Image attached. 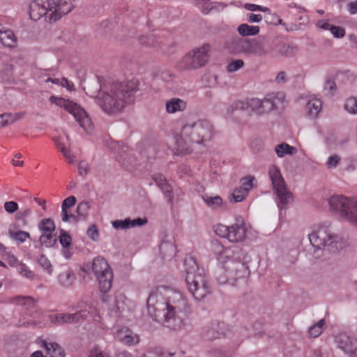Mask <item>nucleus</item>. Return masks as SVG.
I'll return each mask as SVG.
<instances>
[{
  "label": "nucleus",
  "mask_w": 357,
  "mask_h": 357,
  "mask_svg": "<svg viewBox=\"0 0 357 357\" xmlns=\"http://www.w3.org/2000/svg\"><path fill=\"white\" fill-rule=\"evenodd\" d=\"M149 315L170 331L181 333L190 328L191 307L184 295L169 287L160 286L146 301Z\"/></svg>",
  "instance_id": "1"
},
{
  "label": "nucleus",
  "mask_w": 357,
  "mask_h": 357,
  "mask_svg": "<svg viewBox=\"0 0 357 357\" xmlns=\"http://www.w3.org/2000/svg\"><path fill=\"white\" fill-rule=\"evenodd\" d=\"M250 147L255 152L259 151L262 148V141L261 139H254L250 143Z\"/></svg>",
  "instance_id": "61"
},
{
  "label": "nucleus",
  "mask_w": 357,
  "mask_h": 357,
  "mask_svg": "<svg viewBox=\"0 0 357 357\" xmlns=\"http://www.w3.org/2000/svg\"><path fill=\"white\" fill-rule=\"evenodd\" d=\"M79 173L81 176H84L88 172V165L84 162H80L78 165Z\"/></svg>",
  "instance_id": "64"
},
{
  "label": "nucleus",
  "mask_w": 357,
  "mask_h": 357,
  "mask_svg": "<svg viewBox=\"0 0 357 357\" xmlns=\"http://www.w3.org/2000/svg\"><path fill=\"white\" fill-rule=\"evenodd\" d=\"M68 142V137H58L54 139V142L62 153L65 158L68 161L69 163H73L75 161L74 156L71 154L70 151L66 147V142Z\"/></svg>",
  "instance_id": "32"
},
{
  "label": "nucleus",
  "mask_w": 357,
  "mask_h": 357,
  "mask_svg": "<svg viewBox=\"0 0 357 357\" xmlns=\"http://www.w3.org/2000/svg\"><path fill=\"white\" fill-rule=\"evenodd\" d=\"M211 46L205 43L183 56L178 63L181 70H195L204 66L209 61Z\"/></svg>",
  "instance_id": "12"
},
{
  "label": "nucleus",
  "mask_w": 357,
  "mask_h": 357,
  "mask_svg": "<svg viewBox=\"0 0 357 357\" xmlns=\"http://www.w3.org/2000/svg\"><path fill=\"white\" fill-rule=\"evenodd\" d=\"M136 87L133 81L128 82H109L100 86L96 102L102 110L116 115L133 101V91Z\"/></svg>",
  "instance_id": "3"
},
{
  "label": "nucleus",
  "mask_w": 357,
  "mask_h": 357,
  "mask_svg": "<svg viewBox=\"0 0 357 357\" xmlns=\"http://www.w3.org/2000/svg\"><path fill=\"white\" fill-rule=\"evenodd\" d=\"M17 271L22 276L27 279L33 280L35 278L34 273L31 270H30V268L25 264H17Z\"/></svg>",
  "instance_id": "39"
},
{
  "label": "nucleus",
  "mask_w": 357,
  "mask_h": 357,
  "mask_svg": "<svg viewBox=\"0 0 357 357\" xmlns=\"http://www.w3.org/2000/svg\"><path fill=\"white\" fill-rule=\"evenodd\" d=\"M38 228L42 234H53L55 230V225L51 219L45 218L40 221Z\"/></svg>",
  "instance_id": "35"
},
{
  "label": "nucleus",
  "mask_w": 357,
  "mask_h": 357,
  "mask_svg": "<svg viewBox=\"0 0 357 357\" xmlns=\"http://www.w3.org/2000/svg\"><path fill=\"white\" fill-rule=\"evenodd\" d=\"M248 39L234 36L227 40L224 44L225 50L231 54H247Z\"/></svg>",
  "instance_id": "18"
},
{
  "label": "nucleus",
  "mask_w": 357,
  "mask_h": 357,
  "mask_svg": "<svg viewBox=\"0 0 357 357\" xmlns=\"http://www.w3.org/2000/svg\"><path fill=\"white\" fill-rule=\"evenodd\" d=\"M214 135L212 124L206 120L185 124L181 132L175 136V144L178 154L190 153L194 144L205 145Z\"/></svg>",
  "instance_id": "5"
},
{
  "label": "nucleus",
  "mask_w": 357,
  "mask_h": 357,
  "mask_svg": "<svg viewBox=\"0 0 357 357\" xmlns=\"http://www.w3.org/2000/svg\"><path fill=\"white\" fill-rule=\"evenodd\" d=\"M89 210V205L86 202H81L77 207V213L79 216L86 217Z\"/></svg>",
  "instance_id": "52"
},
{
  "label": "nucleus",
  "mask_w": 357,
  "mask_h": 357,
  "mask_svg": "<svg viewBox=\"0 0 357 357\" xmlns=\"http://www.w3.org/2000/svg\"><path fill=\"white\" fill-rule=\"evenodd\" d=\"M344 109L350 114H357V96L347 98L344 103Z\"/></svg>",
  "instance_id": "36"
},
{
  "label": "nucleus",
  "mask_w": 357,
  "mask_h": 357,
  "mask_svg": "<svg viewBox=\"0 0 357 357\" xmlns=\"http://www.w3.org/2000/svg\"><path fill=\"white\" fill-rule=\"evenodd\" d=\"M107 146L113 152L116 153V160L119 162L128 170H131L136 165V158L132 151L123 143L111 140Z\"/></svg>",
  "instance_id": "15"
},
{
  "label": "nucleus",
  "mask_w": 357,
  "mask_h": 357,
  "mask_svg": "<svg viewBox=\"0 0 357 357\" xmlns=\"http://www.w3.org/2000/svg\"><path fill=\"white\" fill-rule=\"evenodd\" d=\"M285 98L283 92L272 93L266 95L264 98H251L247 100H239L234 103L236 109L251 110L257 114H264L278 108Z\"/></svg>",
  "instance_id": "8"
},
{
  "label": "nucleus",
  "mask_w": 357,
  "mask_h": 357,
  "mask_svg": "<svg viewBox=\"0 0 357 357\" xmlns=\"http://www.w3.org/2000/svg\"><path fill=\"white\" fill-rule=\"evenodd\" d=\"M31 213V210L29 208H22L17 211L15 215V219L18 221H23L26 224V218L29 217Z\"/></svg>",
  "instance_id": "48"
},
{
  "label": "nucleus",
  "mask_w": 357,
  "mask_h": 357,
  "mask_svg": "<svg viewBox=\"0 0 357 357\" xmlns=\"http://www.w3.org/2000/svg\"><path fill=\"white\" fill-rule=\"evenodd\" d=\"M214 232L221 238L227 239L229 232V226L218 224L214 226Z\"/></svg>",
  "instance_id": "44"
},
{
  "label": "nucleus",
  "mask_w": 357,
  "mask_h": 357,
  "mask_svg": "<svg viewBox=\"0 0 357 357\" xmlns=\"http://www.w3.org/2000/svg\"><path fill=\"white\" fill-rule=\"evenodd\" d=\"M237 31L242 36H256L259 33V26L244 23L238 26Z\"/></svg>",
  "instance_id": "34"
},
{
  "label": "nucleus",
  "mask_w": 357,
  "mask_h": 357,
  "mask_svg": "<svg viewBox=\"0 0 357 357\" xmlns=\"http://www.w3.org/2000/svg\"><path fill=\"white\" fill-rule=\"evenodd\" d=\"M10 303L24 307L25 310H31L35 307L36 301L31 296H17L9 298Z\"/></svg>",
  "instance_id": "28"
},
{
  "label": "nucleus",
  "mask_w": 357,
  "mask_h": 357,
  "mask_svg": "<svg viewBox=\"0 0 357 357\" xmlns=\"http://www.w3.org/2000/svg\"><path fill=\"white\" fill-rule=\"evenodd\" d=\"M148 222L146 218H137L134 220L126 218L124 220H116L112 221V227L116 229H128L136 227H141L146 225Z\"/></svg>",
  "instance_id": "21"
},
{
  "label": "nucleus",
  "mask_w": 357,
  "mask_h": 357,
  "mask_svg": "<svg viewBox=\"0 0 357 357\" xmlns=\"http://www.w3.org/2000/svg\"><path fill=\"white\" fill-rule=\"evenodd\" d=\"M56 238H54L53 234H42L40 237V242L42 245L46 248H51L56 243Z\"/></svg>",
  "instance_id": "43"
},
{
  "label": "nucleus",
  "mask_w": 357,
  "mask_h": 357,
  "mask_svg": "<svg viewBox=\"0 0 357 357\" xmlns=\"http://www.w3.org/2000/svg\"><path fill=\"white\" fill-rule=\"evenodd\" d=\"M244 8L250 11H257L259 10L261 12H267L269 11V9L267 7H264L262 6H258L254 3H245L244 5Z\"/></svg>",
  "instance_id": "55"
},
{
  "label": "nucleus",
  "mask_w": 357,
  "mask_h": 357,
  "mask_svg": "<svg viewBox=\"0 0 357 357\" xmlns=\"http://www.w3.org/2000/svg\"><path fill=\"white\" fill-rule=\"evenodd\" d=\"M268 174L271 181L274 194L276 195L277 205L279 208H285L294 200V196L290 192L280 168L275 165H271L268 169Z\"/></svg>",
  "instance_id": "11"
},
{
  "label": "nucleus",
  "mask_w": 357,
  "mask_h": 357,
  "mask_svg": "<svg viewBox=\"0 0 357 357\" xmlns=\"http://www.w3.org/2000/svg\"><path fill=\"white\" fill-rule=\"evenodd\" d=\"M75 203L76 198L74 196H69L63 201L61 208L70 209Z\"/></svg>",
  "instance_id": "57"
},
{
  "label": "nucleus",
  "mask_w": 357,
  "mask_h": 357,
  "mask_svg": "<svg viewBox=\"0 0 357 357\" xmlns=\"http://www.w3.org/2000/svg\"><path fill=\"white\" fill-rule=\"evenodd\" d=\"M248 193L240 187L234 190L232 193V199L234 202H241L248 196Z\"/></svg>",
  "instance_id": "47"
},
{
  "label": "nucleus",
  "mask_w": 357,
  "mask_h": 357,
  "mask_svg": "<svg viewBox=\"0 0 357 357\" xmlns=\"http://www.w3.org/2000/svg\"><path fill=\"white\" fill-rule=\"evenodd\" d=\"M331 33L336 38H341L345 35V30L343 27L333 25Z\"/></svg>",
  "instance_id": "54"
},
{
  "label": "nucleus",
  "mask_w": 357,
  "mask_h": 357,
  "mask_svg": "<svg viewBox=\"0 0 357 357\" xmlns=\"http://www.w3.org/2000/svg\"><path fill=\"white\" fill-rule=\"evenodd\" d=\"M22 114H15V116H13L10 114H3L0 115V128L4 127L8 123L13 122L17 119H20L22 118Z\"/></svg>",
  "instance_id": "40"
},
{
  "label": "nucleus",
  "mask_w": 357,
  "mask_h": 357,
  "mask_svg": "<svg viewBox=\"0 0 357 357\" xmlns=\"http://www.w3.org/2000/svg\"><path fill=\"white\" fill-rule=\"evenodd\" d=\"M116 338L123 344L134 346L139 343V337L128 328L119 329L116 334Z\"/></svg>",
  "instance_id": "22"
},
{
  "label": "nucleus",
  "mask_w": 357,
  "mask_h": 357,
  "mask_svg": "<svg viewBox=\"0 0 357 357\" xmlns=\"http://www.w3.org/2000/svg\"><path fill=\"white\" fill-rule=\"evenodd\" d=\"M90 357H110V356L107 354L103 352L98 347H96L91 351Z\"/></svg>",
  "instance_id": "60"
},
{
  "label": "nucleus",
  "mask_w": 357,
  "mask_h": 357,
  "mask_svg": "<svg viewBox=\"0 0 357 357\" xmlns=\"http://www.w3.org/2000/svg\"><path fill=\"white\" fill-rule=\"evenodd\" d=\"M308 239L314 248H327L330 252H335L341 249L344 245L342 238L335 234L330 226L325 224L314 228L308 234Z\"/></svg>",
  "instance_id": "9"
},
{
  "label": "nucleus",
  "mask_w": 357,
  "mask_h": 357,
  "mask_svg": "<svg viewBox=\"0 0 357 357\" xmlns=\"http://www.w3.org/2000/svg\"><path fill=\"white\" fill-rule=\"evenodd\" d=\"M160 250L162 252H169V255H172L175 252V247L172 243L165 242L161 243Z\"/></svg>",
  "instance_id": "56"
},
{
  "label": "nucleus",
  "mask_w": 357,
  "mask_h": 357,
  "mask_svg": "<svg viewBox=\"0 0 357 357\" xmlns=\"http://www.w3.org/2000/svg\"><path fill=\"white\" fill-rule=\"evenodd\" d=\"M91 270L98 281L100 291L104 294L109 291L112 286L113 272L107 261L102 257H96L93 260Z\"/></svg>",
  "instance_id": "14"
},
{
  "label": "nucleus",
  "mask_w": 357,
  "mask_h": 357,
  "mask_svg": "<svg viewBox=\"0 0 357 357\" xmlns=\"http://www.w3.org/2000/svg\"><path fill=\"white\" fill-rule=\"evenodd\" d=\"M75 279L76 278L73 271L70 268L61 271L57 276L58 283L59 285L64 287H70Z\"/></svg>",
  "instance_id": "31"
},
{
  "label": "nucleus",
  "mask_w": 357,
  "mask_h": 357,
  "mask_svg": "<svg viewBox=\"0 0 357 357\" xmlns=\"http://www.w3.org/2000/svg\"><path fill=\"white\" fill-rule=\"evenodd\" d=\"M186 108L187 102L179 98H172L165 103V111L169 114L183 112Z\"/></svg>",
  "instance_id": "24"
},
{
  "label": "nucleus",
  "mask_w": 357,
  "mask_h": 357,
  "mask_svg": "<svg viewBox=\"0 0 357 357\" xmlns=\"http://www.w3.org/2000/svg\"><path fill=\"white\" fill-rule=\"evenodd\" d=\"M250 225H247L242 217H235V222L229 226V236L227 240L234 243H242L247 238Z\"/></svg>",
  "instance_id": "17"
},
{
  "label": "nucleus",
  "mask_w": 357,
  "mask_h": 357,
  "mask_svg": "<svg viewBox=\"0 0 357 357\" xmlns=\"http://www.w3.org/2000/svg\"><path fill=\"white\" fill-rule=\"evenodd\" d=\"M268 53V50L264 43L257 40H249L246 55L264 56Z\"/></svg>",
  "instance_id": "26"
},
{
  "label": "nucleus",
  "mask_w": 357,
  "mask_h": 357,
  "mask_svg": "<svg viewBox=\"0 0 357 357\" xmlns=\"http://www.w3.org/2000/svg\"><path fill=\"white\" fill-rule=\"evenodd\" d=\"M347 9L351 15L357 14V0L348 3Z\"/></svg>",
  "instance_id": "62"
},
{
  "label": "nucleus",
  "mask_w": 357,
  "mask_h": 357,
  "mask_svg": "<svg viewBox=\"0 0 357 357\" xmlns=\"http://www.w3.org/2000/svg\"><path fill=\"white\" fill-rule=\"evenodd\" d=\"M50 100L51 102L56 104L59 107L63 108L71 114L86 133H91L93 130L91 120L86 112L79 105L72 100L57 98L54 96L50 97Z\"/></svg>",
  "instance_id": "13"
},
{
  "label": "nucleus",
  "mask_w": 357,
  "mask_h": 357,
  "mask_svg": "<svg viewBox=\"0 0 357 357\" xmlns=\"http://www.w3.org/2000/svg\"><path fill=\"white\" fill-rule=\"evenodd\" d=\"M87 236L93 241H96L99 237V231L95 225H91L86 231Z\"/></svg>",
  "instance_id": "51"
},
{
  "label": "nucleus",
  "mask_w": 357,
  "mask_h": 357,
  "mask_svg": "<svg viewBox=\"0 0 357 357\" xmlns=\"http://www.w3.org/2000/svg\"><path fill=\"white\" fill-rule=\"evenodd\" d=\"M61 220L63 222L76 221V217L71 213L68 208H61Z\"/></svg>",
  "instance_id": "50"
},
{
  "label": "nucleus",
  "mask_w": 357,
  "mask_h": 357,
  "mask_svg": "<svg viewBox=\"0 0 357 357\" xmlns=\"http://www.w3.org/2000/svg\"><path fill=\"white\" fill-rule=\"evenodd\" d=\"M335 340L338 347L348 354L349 357L353 351L356 349L355 344L357 342V338L354 336L342 333L337 335Z\"/></svg>",
  "instance_id": "20"
},
{
  "label": "nucleus",
  "mask_w": 357,
  "mask_h": 357,
  "mask_svg": "<svg viewBox=\"0 0 357 357\" xmlns=\"http://www.w3.org/2000/svg\"><path fill=\"white\" fill-rule=\"evenodd\" d=\"M322 102L317 97H312L306 105V112L310 118H316L321 112Z\"/></svg>",
  "instance_id": "29"
},
{
  "label": "nucleus",
  "mask_w": 357,
  "mask_h": 357,
  "mask_svg": "<svg viewBox=\"0 0 357 357\" xmlns=\"http://www.w3.org/2000/svg\"><path fill=\"white\" fill-rule=\"evenodd\" d=\"M278 84H284L288 80L287 73L285 71L279 72L275 78Z\"/></svg>",
  "instance_id": "58"
},
{
  "label": "nucleus",
  "mask_w": 357,
  "mask_h": 357,
  "mask_svg": "<svg viewBox=\"0 0 357 357\" xmlns=\"http://www.w3.org/2000/svg\"><path fill=\"white\" fill-rule=\"evenodd\" d=\"M19 208L17 203L14 201L6 202L4 203L5 211L10 214L17 212Z\"/></svg>",
  "instance_id": "53"
},
{
  "label": "nucleus",
  "mask_w": 357,
  "mask_h": 357,
  "mask_svg": "<svg viewBox=\"0 0 357 357\" xmlns=\"http://www.w3.org/2000/svg\"><path fill=\"white\" fill-rule=\"evenodd\" d=\"M8 234L10 238L20 243L25 242L26 239L30 238V234L29 232L22 230L14 231L9 229Z\"/></svg>",
  "instance_id": "37"
},
{
  "label": "nucleus",
  "mask_w": 357,
  "mask_h": 357,
  "mask_svg": "<svg viewBox=\"0 0 357 357\" xmlns=\"http://www.w3.org/2000/svg\"><path fill=\"white\" fill-rule=\"evenodd\" d=\"M185 282L189 292L197 301L206 298L211 293V286L203 268L199 267L192 257L184 261Z\"/></svg>",
  "instance_id": "7"
},
{
  "label": "nucleus",
  "mask_w": 357,
  "mask_h": 357,
  "mask_svg": "<svg viewBox=\"0 0 357 357\" xmlns=\"http://www.w3.org/2000/svg\"><path fill=\"white\" fill-rule=\"evenodd\" d=\"M202 337L205 340H213L220 337V324L213 321L203 327L201 333Z\"/></svg>",
  "instance_id": "25"
},
{
  "label": "nucleus",
  "mask_w": 357,
  "mask_h": 357,
  "mask_svg": "<svg viewBox=\"0 0 357 357\" xmlns=\"http://www.w3.org/2000/svg\"><path fill=\"white\" fill-rule=\"evenodd\" d=\"M135 308V303L121 293L116 294L109 303V314L114 317H125Z\"/></svg>",
  "instance_id": "16"
},
{
  "label": "nucleus",
  "mask_w": 357,
  "mask_h": 357,
  "mask_svg": "<svg viewBox=\"0 0 357 357\" xmlns=\"http://www.w3.org/2000/svg\"><path fill=\"white\" fill-rule=\"evenodd\" d=\"M244 66V61L242 59H236L231 61L227 66L228 73H234L240 70Z\"/></svg>",
  "instance_id": "45"
},
{
  "label": "nucleus",
  "mask_w": 357,
  "mask_h": 357,
  "mask_svg": "<svg viewBox=\"0 0 357 357\" xmlns=\"http://www.w3.org/2000/svg\"><path fill=\"white\" fill-rule=\"evenodd\" d=\"M210 250L225 271V276L217 278L220 284H224L229 280L245 281L249 270L248 266L241 261L243 253L241 248H225L218 240H213L210 243Z\"/></svg>",
  "instance_id": "2"
},
{
  "label": "nucleus",
  "mask_w": 357,
  "mask_h": 357,
  "mask_svg": "<svg viewBox=\"0 0 357 357\" xmlns=\"http://www.w3.org/2000/svg\"><path fill=\"white\" fill-rule=\"evenodd\" d=\"M205 204L211 209L218 210L223 206V200L219 195L211 196L204 194L202 196Z\"/></svg>",
  "instance_id": "33"
},
{
  "label": "nucleus",
  "mask_w": 357,
  "mask_h": 357,
  "mask_svg": "<svg viewBox=\"0 0 357 357\" xmlns=\"http://www.w3.org/2000/svg\"><path fill=\"white\" fill-rule=\"evenodd\" d=\"M325 325V320L321 319L316 324L312 326L309 328V334L312 337H317L319 336L323 331Z\"/></svg>",
  "instance_id": "41"
},
{
  "label": "nucleus",
  "mask_w": 357,
  "mask_h": 357,
  "mask_svg": "<svg viewBox=\"0 0 357 357\" xmlns=\"http://www.w3.org/2000/svg\"><path fill=\"white\" fill-rule=\"evenodd\" d=\"M4 256H6V259L8 260L10 266H13L17 265V259L14 255L11 254L10 252H7Z\"/></svg>",
  "instance_id": "63"
},
{
  "label": "nucleus",
  "mask_w": 357,
  "mask_h": 357,
  "mask_svg": "<svg viewBox=\"0 0 357 357\" xmlns=\"http://www.w3.org/2000/svg\"><path fill=\"white\" fill-rule=\"evenodd\" d=\"M73 1L34 0L29 4V17L34 21L43 17L46 22H56L71 11Z\"/></svg>",
  "instance_id": "6"
},
{
  "label": "nucleus",
  "mask_w": 357,
  "mask_h": 357,
  "mask_svg": "<svg viewBox=\"0 0 357 357\" xmlns=\"http://www.w3.org/2000/svg\"><path fill=\"white\" fill-rule=\"evenodd\" d=\"M59 242L62 248L70 247L72 243L71 236L65 230L61 229L59 236Z\"/></svg>",
  "instance_id": "46"
},
{
  "label": "nucleus",
  "mask_w": 357,
  "mask_h": 357,
  "mask_svg": "<svg viewBox=\"0 0 357 357\" xmlns=\"http://www.w3.org/2000/svg\"><path fill=\"white\" fill-rule=\"evenodd\" d=\"M0 42L6 47H14L17 45V38L13 31L1 25Z\"/></svg>",
  "instance_id": "27"
},
{
  "label": "nucleus",
  "mask_w": 357,
  "mask_h": 357,
  "mask_svg": "<svg viewBox=\"0 0 357 357\" xmlns=\"http://www.w3.org/2000/svg\"><path fill=\"white\" fill-rule=\"evenodd\" d=\"M255 178L253 176H247L241 179L240 187L248 193L249 191L255 186Z\"/></svg>",
  "instance_id": "42"
},
{
  "label": "nucleus",
  "mask_w": 357,
  "mask_h": 357,
  "mask_svg": "<svg viewBox=\"0 0 357 357\" xmlns=\"http://www.w3.org/2000/svg\"><path fill=\"white\" fill-rule=\"evenodd\" d=\"M38 264L39 266L46 271L48 275H52L53 273V267L52 265L47 257H46L44 255H40L38 259Z\"/></svg>",
  "instance_id": "38"
},
{
  "label": "nucleus",
  "mask_w": 357,
  "mask_h": 357,
  "mask_svg": "<svg viewBox=\"0 0 357 357\" xmlns=\"http://www.w3.org/2000/svg\"><path fill=\"white\" fill-rule=\"evenodd\" d=\"M340 162V157L336 154L328 157L326 161V167L329 169H335L337 167Z\"/></svg>",
  "instance_id": "49"
},
{
  "label": "nucleus",
  "mask_w": 357,
  "mask_h": 357,
  "mask_svg": "<svg viewBox=\"0 0 357 357\" xmlns=\"http://www.w3.org/2000/svg\"><path fill=\"white\" fill-rule=\"evenodd\" d=\"M153 180L157 186L162 190L165 197L168 199L170 204H173L174 196L172 195V188L167 182L166 178L160 174H155L152 176Z\"/></svg>",
  "instance_id": "23"
},
{
  "label": "nucleus",
  "mask_w": 357,
  "mask_h": 357,
  "mask_svg": "<svg viewBox=\"0 0 357 357\" xmlns=\"http://www.w3.org/2000/svg\"><path fill=\"white\" fill-rule=\"evenodd\" d=\"M77 310L73 313L44 314L40 311H36L30 314V317L20 319L18 322L20 326L43 327L45 325V319L48 318L54 324H76L85 320L89 316L96 314V309L91 301L81 302Z\"/></svg>",
  "instance_id": "4"
},
{
  "label": "nucleus",
  "mask_w": 357,
  "mask_h": 357,
  "mask_svg": "<svg viewBox=\"0 0 357 357\" xmlns=\"http://www.w3.org/2000/svg\"><path fill=\"white\" fill-rule=\"evenodd\" d=\"M329 209L343 221L357 226V198L334 195L328 199Z\"/></svg>",
  "instance_id": "10"
},
{
  "label": "nucleus",
  "mask_w": 357,
  "mask_h": 357,
  "mask_svg": "<svg viewBox=\"0 0 357 357\" xmlns=\"http://www.w3.org/2000/svg\"><path fill=\"white\" fill-rule=\"evenodd\" d=\"M278 158H282L287 155H294L297 153V149L290 144L282 142L277 144L274 148Z\"/></svg>",
  "instance_id": "30"
},
{
  "label": "nucleus",
  "mask_w": 357,
  "mask_h": 357,
  "mask_svg": "<svg viewBox=\"0 0 357 357\" xmlns=\"http://www.w3.org/2000/svg\"><path fill=\"white\" fill-rule=\"evenodd\" d=\"M38 344L45 350L47 357H65L64 350L55 342L40 338Z\"/></svg>",
  "instance_id": "19"
},
{
  "label": "nucleus",
  "mask_w": 357,
  "mask_h": 357,
  "mask_svg": "<svg viewBox=\"0 0 357 357\" xmlns=\"http://www.w3.org/2000/svg\"><path fill=\"white\" fill-rule=\"evenodd\" d=\"M247 20L250 23H258L262 20V15L260 14L248 13Z\"/></svg>",
  "instance_id": "59"
}]
</instances>
